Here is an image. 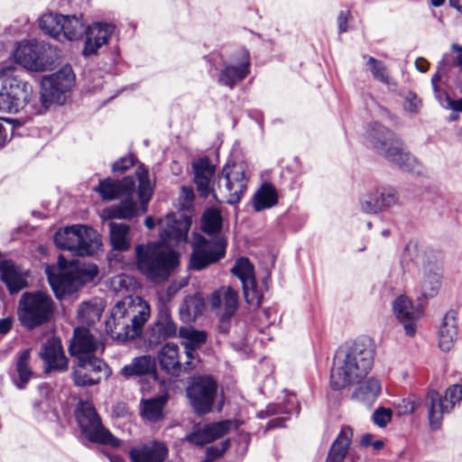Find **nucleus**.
Listing matches in <instances>:
<instances>
[{
  "instance_id": "obj_54",
  "label": "nucleus",
  "mask_w": 462,
  "mask_h": 462,
  "mask_svg": "<svg viewBox=\"0 0 462 462\" xmlns=\"http://www.w3.org/2000/svg\"><path fill=\"white\" fill-rule=\"evenodd\" d=\"M194 199V192L191 188L182 187L180 194V204L182 208H189L191 207Z\"/></svg>"
},
{
  "instance_id": "obj_50",
  "label": "nucleus",
  "mask_w": 462,
  "mask_h": 462,
  "mask_svg": "<svg viewBox=\"0 0 462 462\" xmlns=\"http://www.w3.org/2000/svg\"><path fill=\"white\" fill-rule=\"evenodd\" d=\"M392 418L393 411L390 408L380 407L373 413V421L380 428H384L391 421Z\"/></svg>"
},
{
  "instance_id": "obj_26",
  "label": "nucleus",
  "mask_w": 462,
  "mask_h": 462,
  "mask_svg": "<svg viewBox=\"0 0 462 462\" xmlns=\"http://www.w3.org/2000/svg\"><path fill=\"white\" fill-rule=\"evenodd\" d=\"M41 356L46 363L48 370L64 371L68 368V359L59 338H50L43 345Z\"/></svg>"
},
{
  "instance_id": "obj_39",
  "label": "nucleus",
  "mask_w": 462,
  "mask_h": 462,
  "mask_svg": "<svg viewBox=\"0 0 462 462\" xmlns=\"http://www.w3.org/2000/svg\"><path fill=\"white\" fill-rule=\"evenodd\" d=\"M204 307V299L199 294L189 296L180 307V317L184 322H191L202 313Z\"/></svg>"
},
{
  "instance_id": "obj_29",
  "label": "nucleus",
  "mask_w": 462,
  "mask_h": 462,
  "mask_svg": "<svg viewBox=\"0 0 462 462\" xmlns=\"http://www.w3.org/2000/svg\"><path fill=\"white\" fill-rule=\"evenodd\" d=\"M457 321L453 312H448L442 319L439 328V347L449 351L457 339Z\"/></svg>"
},
{
  "instance_id": "obj_35",
  "label": "nucleus",
  "mask_w": 462,
  "mask_h": 462,
  "mask_svg": "<svg viewBox=\"0 0 462 462\" xmlns=\"http://www.w3.org/2000/svg\"><path fill=\"white\" fill-rule=\"evenodd\" d=\"M278 203V193L275 188L270 183H263L254 193L253 207L259 212L271 208Z\"/></svg>"
},
{
  "instance_id": "obj_45",
  "label": "nucleus",
  "mask_w": 462,
  "mask_h": 462,
  "mask_svg": "<svg viewBox=\"0 0 462 462\" xmlns=\"http://www.w3.org/2000/svg\"><path fill=\"white\" fill-rule=\"evenodd\" d=\"M231 272L241 281L242 285L252 283L255 280L254 265L248 258L237 259Z\"/></svg>"
},
{
  "instance_id": "obj_21",
  "label": "nucleus",
  "mask_w": 462,
  "mask_h": 462,
  "mask_svg": "<svg viewBox=\"0 0 462 462\" xmlns=\"http://www.w3.org/2000/svg\"><path fill=\"white\" fill-rule=\"evenodd\" d=\"M212 310L222 319H230L238 307V293L230 286H221L208 300Z\"/></svg>"
},
{
  "instance_id": "obj_51",
  "label": "nucleus",
  "mask_w": 462,
  "mask_h": 462,
  "mask_svg": "<svg viewBox=\"0 0 462 462\" xmlns=\"http://www.w3.org/2000/svg\"><path fill=\"white\" fill-rule=\"evenodd\" d=\"M229 446V439H225L221 442L220 447L211 446L208 448L206 450V457L203 462H213L215 459L220 457Z\"/></svg>"
},
{
  "instance_id": "obj_34",
  "label": "nucleus",
  "mask_w": 462,
  "mask_h": 462,
  "mask_svg": "<svg viewBox=\"0 0 462 462\" xmlns=\"http://www.w3.org/2000/svg\"><path fill=\"white\" fill-rule=\"evenodd\" d=\"M355 383H358L359 385L354 392L353 396L358 401L364 402H372L381 393V383L375 377L366 378L365 376Z\"/></svg>"
},
{
  "instance_id": "obj_38",
  "label": "nucleus",
  "mask_w": 462,
  "mask_h": 462,
  "mask_svg": "<svg viewBox=\"0 0 462 462\" xmlns=\"http://www.w3.org/2000/svg\"><path fill=\"white\" fill-rule=\"evenodd\" d=\"M60 40L76 41L82 37L85 32V24L81 16L63 15L61 23Z\"/></svg>"
},
{
  "instance_id": "obj_32",
  "label": "nucleus",
  "mask_w": 462,
  "mask_h": 462,
  "mask_svg": "<svg viewBox=\"0 0 462 462\" xmlns=\"http://www.w3.org/2000/svg\"><path fill=\"white\" fill-rule=\"evenodd\" d=\"M352 437V429L348 426L343 427L331 445L326 462H343L346 457Z\"/></svg>"
},
{
  "instance_id": "obj_19",
  "label": "nucleus",
  "mask_w": 462,
  "mask_h": 462,
  "mask_svg": "<svg viewBox=\"0 0 462 462\" xmlns=\"http://www.w3.org/2000/svg\"><path fill=\"white\" fill-rule=\"evenodd\" d=\"M396 190L390 188H375L360 199V208L366 214H378L393 208L398 204Z\"/></svg>"
},
{
  "instance_id": "obj_28",
  "label": "nucleus",
  "mask_w": 462,
  "mask_h": 462,
  "mask_svg": "<svg viewBox=\"0 0 462 462\" xmlns=\"http://www.w3.org/2000/svg\"><path fill=\"white\" fill-rule=\"evenodd\" d=\"M180 337L183 339L187 358L184 362V370H189L193 367L192 360L195 359V350L206 342L207 337L205 332L192 328H180Z\"/></svg>"
},
{
  "instance_id": "obj_27",
  "label": "nucleus",
  "mask_w": 462,
  "mask_h": 462,
  "mask_svg": "<svg viewBox=\"0 0 462 462\" xmlns=\"http://www.w3.org/2000/svg\"><path fill=\"white\" fill-rule=\"evenodd\" d=\"M194 182L198 192L202 197H208L211 189V179L215 173L214 166L207 158H200L192 163Z\"/></svg>"
},
{
  "instance_id": "obj_48",
  "label": "nucleus",
  "mask_w": 462,
  "mask_h": 462,
  "mask_svg": "<svg viewBox=\"0 0 462 462\" xmlns=\"http://www.w3.org/2000/svg\"><path fill=\"white\" fill-rule=\"evenodd\" d=\"M366 66L375 79L386 85L392 84V79L388 74L386 67L382 61L375 60L373 57H368Z\"/></svg>"
},
{
  "instance_id": "obj_6",
  "label": "nucleus",
  "mask_w": 462,
  "mask_h": 462,
  "mask_svg": "<svg viewBox=\"0 0 462 462\" xmlns=\"http://www.w3.org/2000/svg\"><path fill=\"white\" fill-rule=\"evenodd\" d=\"M366 142L383 156L404 171H412L417 160L404 148L402 143L395 134L378 123L368 125L365 132Z\"/></svg>"
},
{
  "instance_id": "obj_47",
  "label": "nucleus",
  "mask_w": 462,
  "mask_h": 462,
  "mask_svg": "<svg viewBox=\"0 0 462 462\" xmlns=\"http://www.w3.org/2000/svg\"><path fill=\"white\" fill-rule=\"evenodd\" d=\"M222 226V217L218 210L215 208L208 209L202 217L203 230L208 234L217 233Z\"/></svg>"
},
{
  "instance_id": "obj_1",
  "label": "nucleus",
  "mask_w": 462,
  "mask_h": 462,
  "mask_svg": "<svg viewBox=\"0 0 462 462\" xmlns=\"http://www.w3.org/2000/svg\"><path fill=\"white\" fill-rule=\"evenodd\" d=\"M374 354L370 338H361L340 346L334 356L331 387L340 390L365 378L373 367Z\"/></svg>"
},
{
  "instance_id": "obj_30",
  "label": "nucleus",
  "mask_w": 462,
  "mask_h": 462,
  "mask_svg": "<svg viewBox=\"0 0 462 462\" xmlns=\"http://www.w3.org/2000/svg\"><path fill=\"white\" fill-rule=\"evenodd\" d=\"M33 376L34 372L31 364V349H23L16 356L15 374L13 376V382L18 389L23 390Z\"/></svg>"
},
{
  "instance_id": "obj_55",
  "label": "nucleus",
  "mask_w": 462,
  "mask_h": 462,
  "mask_svg": "<svg viewBox=\"0 0 462 462\" xmlns=\"http://www.w3.org/2000/svg\"><path fill=\"white\" fill-rule=\"evenodd\" d=\"M134 163V158L132 155L125 156L121 158L120 160L116 161L113 166L112 170L115 172H125L127 171L130 167H132Z\"/></svg>"
},
{
  "instance_id": "obj_20",
  "label": "nucleus",
  "mask_w": 462,
  "mask_h": 462,
  "mask_svg": "<svg viewBox=\"0 0 462 462\" xmlns=\"http://www.w3.org/2000/svg\"><path fill=\"white\" fill-rule=\"evenodd\" d=\"M237 424L231 420L206 423L194 428L192 432L186 436V439L196 446H203L224 437L232 429H237Z\"/></svg>"
},
{
  "instance_id": "obj_44",
  "label": "nucleus",
  "mask_w": 462,
  "mask_h": 462,
  "mask_svg": "<svg viewBox=\"0 0 462 462\" xmlns=\"http://www.w3.org/2000/svg\"><path fill=\"white\" fill-rule=\"evenodd\" d=\"M156 328L163 337H174L177 333V325L171 319V313L167 306L162 305L160 308Z\"/></svg>"
},
{
  "instance_id": "obj_60",
  "label": "nucleus",
  "mask_w": 462,
  "mask_h": 462,
  "mask_svg": "<svg viewBox=\"0 0 462 462\" xmlns=\"http://www.w3.org/2000/svg\"><path fill=\"white\" fill-rule=\"evenodd\" d=\"M417 69L420 72H426L429 69L430 63L423 58H418L415 61Z\"/></svg>"
},
{
  "instance_id": "obj_46",
  "label": "nucleus",
  "mask_w": 462,
  "mask_h": 462,
  "mask_svg": "<svg viewBox=\"0 0 462 462\" xmlns=\"http://www.w3.org/2000/svg\"><path fill=\"white\" fill-rule=\"evenodd\" d=\"M102 310L101 303L83 302L78 310V318L82 323L90 325L100 319Z\"/></svg>"
},
{
  "instance_id": "obj_18",
  "label": "nucleus",
  "mask_w": 462,
  "mask_h": 462,
  "mask_svg": "<svg viewBox=\"0 0 462 462\" xmlns=\"http://www.w3.org/2000/svg\"><path fill=\"white\" fill-rule=\"evenodd\" d=\"M415 263L422 275L421 292L424 297H433L440 287V273L438 262L427 253H418Z\"/></svg>"
},
{
  "instance_id": "obj_43",
  "label": "nucleus",
  "mask_w": 462,
  "mask_h": 462,
  "mask_svg": "<svg viewBox=\"0 0 462 462\" xmlns=\"http://www.w3.org/2000/svg\"><path fill=\"white\" fill-rule=\"evenodd\" d=\"M166 402L167 398L165 396L143 401L142 403L143 416L150 421H156L160 420L162 417V411Z\"/></svg>"
},
{
  "instance_id": "obj_3",
  "label": "nucleus",
  "mask_w": 462,
  "mask_h": 462,
  "mask_svg": "<svg viewBox=\"0 0 462 462\" xmlns=\"http://www.w3.org/2000/svg\"><path fill=\"white\" fill-rule=\"evenodd\" d=\"M151 314L150 305L140 297L117 301L106 321L111 337L126 341L136 337Z\"/></svg>"
},
{
  "instance_id": "obj_13",
  "label": "nucleus",
  "mask_w": 462,
  "mask_h": 462,
  "mask_svg": "<svg viewBox=\"0 0 462 462\" xmlns=\"http://www.w3.org/2000/svg\"><path fill=\"white\" fill-rule=\"evenodd\" d=\"M49 47L36 41H24L18 43L14 57L15 61L31 71L49 69L51 60Z\"/></svg>"
},
{
  "instance_id": "obj_15",
  "label": "nucleus",
  "mask_w": 462,
  "mask_h": 462,
  "mask_svg": "<svg viewBox=\"0 0 462 462\" xmlns=\"http://www.w3.org/2000/svg\"><path fill=\"white\" fill-rule=\"evenodd\" d=\"M226 240L223 237L207 240L201 236L195 238L189 267L200 271L208 264L217 262L225 256Z\"/></svg>"
},
{
  "instance_id": "obj_40",
  "label": "nucleus",
  "mask_w": 462,
  "mask_h": 462,
  "mask_svg": "<svg viewBox=\"0 0 462 462\" xmlns=\"http://www.w3.org/2000/svg\"><path fill=\"white\" fill-rule=\"evenodd\" d=\"M129 226L122 223H110L109 235L112 247L115 250L125 251L130 247Z\"/></svg>"
},
{
  "instance_id": "obj_8",
  "label": "nucleus",
  "mask_w": 462,
  "mask_h": 462,
  "mask_svg": "<svg viewBox=\"0 0 462 462\" xmlns=\"http://www.w3.org/2000/svg\"><path fill=\"white\" fill-rule=\"evenodd\" d=\"M0 110L17 113L29 104L32 97V87L23 80L16 69L7 66L0 69Z\"/></svg>"
},
{
  "instance_id": "obj_36",
  "label": "nucleus",
  "mask_w": 462,
  "mask_h": 462,
  "mask_svg": "<svg viewBox=\"0 0 462 462\" xmlns=\"http://www.w3.org/2000/svg\"><path fill=\"white\" fill-rule=\"evenodd\" d=\"M155 370V359L151 356L144 355L137 356L129 365H125L121 373L125 377L134 375H143L152 373Z\"/></svg>"
},
{
  "instance_id": "obj_49",
  "label": "nucleus",
  "mask_w": 462,
  "mask_h": 462,
  "mask_svg": "<svg viewBox=\"0 0 462 462\" xmlns=\"http://www.w3.org/2000/svg\"><path fill=\"white\" fill-rule=\"evenodd\" d=\"M242 286L245 301L254 307H259L262 304L263 295L256 287V281Z\"/></svg>"
},
{
  "instance_id": "obj_33",
  "label": "nucleus",
  "mask_w": 462,
  "mask_h": 462,
  "mask_svg": "<svg viewBox=\"0 0 462 462\" xmlns=\"http://www.w3.org/2000/svg\"><path fill=\"white\" fill-rule=\"evenodd\" d=\"M427 403L429 406V422L430 429L437 430L441 426L442 417L445 412L451 409L445 405L439 393L430 391L427 394Z\"/></svg>"
},
{
  "instance_id": "obj_16",
  "label": "nucleus",
  "mask_w": 462,
  "mask_h": 462,
  "mask_svg": "<svg viewBox=\"0 0 462 462\" xmlns=\"http://www.w3.org/2000/svg\"><path fill=\"white\" fill-rule=\"evenodd\" d=\"M190 225V218L181 213L167 214L158 221L160 242L171 248L186 242Z\"/></svg>"
},
{
  "instance_id": "obj_41",
  "label": "nucleus",
  "mask_w": 462,
  "mask_h": 462,
  "mask_svg": "<svg viewBox=\"0 0 462 462\" xmlns=\"http://www.w3.org/2000/svg\"><path fill=\"white\" fill-rule=\"evenodd\" d=\"M135 175L138 180V196L142 204V211L144 213L147 210V203L152 196L153 187L149 179L148 171L143 168L139 167Z\"/></svg>"
},
{
  "instance_id": "obj_52",
  "label": "nucleus",
  "mask_w": 462,
  "mask_h": 462,
  "mask_svg": "<svg viewBox=\"0 0 462 462\" xmlns=\"http://www.w3.org/2000/svg\"><path fill=\"white\" fill-rule=\"evenodd\" d=\"M462 400V386L459 384H453L446 390L445 401L449 402V407L452 408L457 402Z\"/></svg>"
},
{
  "instance_id": "obj_56",
  "label": "nucleus",
  "mask_w": 462,
  "mask_h": 462,
  "mask_svg": "<svg viewBox=\"0 0 462 462\" xmlns=\"http://www.w3.org/2000/svg\"><path fill=\"white\" fill-rule=\"evenodd\" d=\"M445 62H446V55L443 56L441 61L439 62L437 73L434 74L431 79V84H432L436 97H438V98H439V90L438 83L441 79V73L444 70Z\"/></svg>"
},
{
  "instance_id": "obj_57",
  "label": "nucleus",
  "mask_w": 462,
  "mask_h": 462,
  "mask_svg": "<svg viewBox=\"0 0 462 462\" xmlns=\"http://www.w3.org/2000/svg\"><path fill=\"white\" fill-rule=\"evenodd\" d=\"M130 280L124 274L116 275L112 280V285L116 291L127 290Z\"/></svg>"
},
{
  "instance_id": "obj_5",
  "label": "nucleus",
  "mask_w": 462,
  "mask_h": 462,
  "mask_svg": "<svg viewBox=\"0 0 462 462\" xmlns=\"http://www.w3.org/2000/svg\"><path fill=\"white\" fill-rule=\"evenodd\" d=\"M136 267L147 279L165 281L179 264V254L161 242H150L135 247Z\"/></svg>"
},
{
  "instance_id": "obj_14",
  "label": "nucleus",
  "mask_w": 462,
  "mask_h": 462,
  "mask_svg": "<svg viewBox=\"0 0 462 462\" xmlns=\"http://www.w3.org/2000/svg\"><path fill=\"white\" fill-rule=\"evenodd\" d=\"M74 74L70 67H63L54 74L46 76L41 83V101L44 107L60 103L62 96L74 85Z\"/></svg>"
},
{
  "instance_id": "obj_2",
  "label": "nucleus",
  "mask_w": 462,
  "mask_h": 462,
  "mask_svg": "<svg viewBox=\"0 0 462 462\" xmlns=\"http://www.w3.org/2000/svg\"><path fill=\"white\" fill-rule=\"evenodd\" d=\"M105 346L99 337L94 336L88 328H77L69 350L75 357L74 381L78 385H93L108 375V366L97 357L104 351Z\"/></svg>"
},
{
  "instance_id": "obj_42",
  "label": "nucleus",
  "mask_w": 462,
  "mask_h": 462,
  "mask_svg": "<svg viewBox=\"0 0 462 462\" xmlns=\"http://www.w3.org/2000/svg\"><path fill=\"white\" fill-rule=\"evenodd\" d=\"M63 15L59 14H45L39 19V26L44 33L60 41V31Z\"/></svg>"
},
{
  "instance_id": "obj_62",
  "label": "nucleus",
  "mask_w": 462,
  "mask_h": 462,
  "mask_svg": "<svg viewBox=\"0 0 462 462\" xmlns=\"http://www.w3.org/2000/svg\"><path fill=\"white\" fill-rule=\"evenodd\" d=\"M284 420L282 418H275L268 422L267 429L283 427Z\"/></svg>"
},
{
  "instance_id": "obj_7",
  "label": "nucleus",
  "mask_w": 462,
  "mask_h": 462,
  "mask_svg": "<svg viewBox=\"0 0 462 462\" xmlns=\"http://www.w3.org/2000/svg\"><path fill=\"white\" fill-rule=\"evenodd\" d=\"M135 181L133 177H125L122 180L105 179L99 181L95 189L103 199L113 200L125 197L119 204L113 205L102 212L106 218L126 219L137 214V204L134 199Z\"/></svg>"
},
{
  "instance_id": "obj_25",
  "label": "nucleus",
  "mask_w": 462,
  "mask_h": 462,
  "mask_svg": "<svg viewBox=\"0 0 462 462\" xmlns=\"http://www.w3.org/2000/svg\"><path fill=\"white\" fill-rule=\"evenodd\" d=\"M28 272L15 265L11 260L0 261V278L10 293H16L28 287Z\"/></svg>"
},
{
  "instance_id": "obj_31",
  "label": "nucleus",
  "mask_w": 462,
  "mask_h": 462,
  "mask_svg": "<svg viewBox=\"0 0 462 462\" xmlns=\"http://www.w3.org/2000/svg\"><path fill=\"white\" fill-rule=\"evenodd\" d=\"M159 363L162 370H165L169 374L178 375L184 368L180 361L179 353V346L174 343L165 344L159 352Z\"/></svg>"
},
{
  "instance_id": "obj_22",
  "label": "nucleus",
  "mask_w": 462,
  "mask_h": 462,
  "mask_svg": "<svg viewBox=\"0 0 462 462\" xmlns=\"http://www.w3.org/2000/svg\"><path fill=\"white\" fill-rule=\"evenodd\" d=\"M393 310L396 319L403 325L405 334L414 336L416 323L422 313L421 309L415 307L407 296L400 295L393 302Z\"/></svg>"
},
{
  "instance_id": "obj_17",
  "label": "nucleus",
  "mask_w": 462,
  "mask_h": 462,
  "mask_svg": "<svg viewBox=\"0 0 462 462\" xmlns=\"http://www.w3.org/2000/svg\"><path fill=\"white\" fill-rule=\"evenodd\" d=\"M217 383L209 376H201L194 379L188 387L187 394L194 410L199 413H207L211 411L217 393Z\"/></svg>"
},
{
  "instance_id": "obj_63",
  "label": "nucleus",
  "mask_w": 462,
  "mask_h": 462,
  "mask_svg": "<svg viewBox=\"0 0 462 462\" xmlns=\"http://www.w3.org/2000/svg\"><path fill=\"white\" fill-rule=\"evenodd\" d=\"M452 49L457 51V63L462 67V47L457 44H452Z\"/></svg>"
},
{
  "instance_id": "obj_64",
  "label": "nucleus",
  "mask_w": 462,
  "mask_h": 462,
  "mask_svg": "<svg viewBox=\"0 0 462 462\" xmlns=\"http://www.w3.org/2000/svg\"><path fill=\"white\" fill-rule=\"evenodd\" d=\"M417 251V245L413 243H409L404 250V254L406 256L411 255L412 253Z\"/></svg>"
},
{
  "instance_id": "obj_37",
  "label": "nucleus",
  "mask_w": 462,
  "mask_h": 462,
  "mask_svg": "<svg viewBox=\"0 0 462 462\" xmlns=\"http://www.w3.org/2000/svg\"><path fill=\"white\" fill-rule=\"evenodd\" d=\"M249 73L248 60L237 66L228 65L221 70L218 82L224 86L233 88L236 82L243 80Z\"/></svg>"
},
{
  "instance_id": "obj_24",
  "label": "nucleus",
  "mask_w": 462,
  "mask_h": 462,
  "mask_svg": "<svg viewBox=\"0 0 462 462\" xmlns=\"http://www.w3.org/2000/svg\"><path fill=\"white\" fill-rule=\"evenodd\" d=\"M169 449L165 443L152 440L132 448L129 451L131 462H164Z\"/></svg>"
},
{
  "instance_id": "obj_11",
  "label": "nucleus",
  "mask_w": 462,
  "mask_h": 462,
  "mask_svg": "<svg viewBox=\"0 0 462 462\" xmlns=\"http://www.w3.org/2000/svg\"><path fill=\"white\" fill-rule=\"evenodd\" d=\"M57 247L85 256L95 254L101 245L97 231L84 225H75L60 229L54 236Z\"/></svg>"
},
{
  "instance_id": "obj_12",
  "label": "nucleus",
  "mask_w": 462,
  "mask_h": 462,
  "mask_svg": "<svg viewBox=\"0 0 462 462\" xmlns=\"http://www.w3.org/2000/svg\"><path fill=\"white\" fill-rule=\"evenodd\" d=\"M76 420L81 433L93 443L105 444L113 448L121 441L106 429L95 407L89 402H79L76 408Z\"/></svg>"
},
{
  "instance_id": "obj_4",
  "label": "nucleus",
  "mask_w": 462,
  "mask_h": 462,
  "mask_svg": "<svg viewBox=\"0 0 462 462\" xmlns=\"http://www.w3.org/2000/svg\"><path fill=\"white\" fill-rule=\"evenodd\" d=\"M65 263L63 256H60L58 266L48 265L45 268L49 283L57 298L74 293L84 284L92 282L98 273L94 263Z\"/></svg>"
},
{
  "instance_id": "obj_23",
  "label": "nucleus",
  "mask_w": 462,
  "mask_h": 462,
  "mask_svg": "<svg viewBox=\"0 0 462 462\" xmlns=\"http://www.w3.org/2000/svg\"><path fill=\"white\" fill-rule=\"evenodd\" d=\"M114 30V25L107 23H94L89 25L85 30L87 38L82 51L83 56L87 58L97 54V51L108 42Z\"/></svg>"
},
{
  "instance_id": "obj_53",
  "label": "nucleus",
  "mask_w": 462,
  "mask_h": 462,
  "mask_svg": "<svg viewBox=\"0 0 462 462\" xmlns=\"http://www.w3.org/2000/svg\"><path fill=\"white\" fill-rule=\"evenodd\" d=\"M421 106L420 99L414 93H408L404 97L403 107L410 113H417Z\"/></svg>"
},
{
  "instance_id": "obj_59",
  "label": "nucleus",
  "mask_w": 462,
  "mask_h": 462,
  "mask_svg": "<svg viewBox=\"0 0 462 462\" xmlns=\"http://www.w3.org/2000/svg\"><path fill=\"white\" fill-rule=\"evenodd\" d=\"M14 324V318L7 317L0 319V334L5 335L7 334Z\"/></svg>"
},
{
  "instance_id": "obj_9",
  "label": "nucleus",
  "mask_w": 462,
  "mask_h": 462,
  "mask_svg": "<svg viewBox=\"0 0 462 462\" xmlns=\"http://www.w3.org/2000/svg\"><path fill=\"white\" fill-rule=\"evenodd\" d=\"M53 312L52 299L47 293L39 291L23 293L16 311L19 322L29 330L49 322Z\"/></svg>"
},
{
  "instance_id": "obj_61",
  "label": "nucleus",
  "mask_w": 462,
  "mask_h": 462,
  "mask_svg": "<svg viewBox=\"0 0 462 462\" xmlns=\"http://www.w3.org/2000/svg\"><path fill=\"white\" fill-rule=\"evenodd\" d=\"M447 101H448V106L452 109H454L456 111L462 112V98L453 101V100H450L448 97H447Z\"/></svg>"
},
{
  "instance_id": "obj_10",
  "label": "nucleus",
  "mask_w": 462,
  "mask_h": 462,
  "mask_svg": "<svg viewBox=\"0 0 462 462\" xmlns=\"http://www.w3.org/2000/svg\"><path fill=\"white\" fill-rule=\"evenodd\" d=\"M249 179V169L245 162L226 165L218 176L217 189H213V196L219 202L236 204L245 194Z\"/></svg>"
},
{
  "instance_id": "obj_58",
  "label": "nucleus",
  "mask_w": 462,
  "mask_h": 462,
  "mask_svg": "<svg viewBox=\"0 0 462 462\" xmlns=\"http://www.w3.org/2000/svg\"><path fill=\"white\" fill-rule=\"evenodd\" d=\"M350 15L349 11H341L337 16V25L339 32H345L347 30L346 23Z\"/></svg>"
}]
</instances>
